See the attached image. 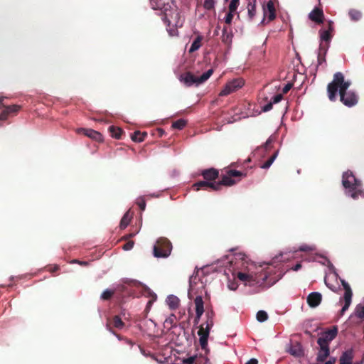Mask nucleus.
Wrapping results in <instances>:
<instances>
[{
	"instance_id": "nucleus-1",
	"label": "nucleus",
	"mask_w": 364,
	"mask_h": 364,
	"mask_svg": "<svg viewBox=\"0 0 364 364\" xmlns=\"http://www.w3.org/2000/svg\"><path fill=\"white\" fill-rule=\"evenodd\" d=\"M350 82L345 81L342 73H336L333 75V80L327 86V92L328 99L333 102L336 100L338 90L339 89V95L341 102L347 107H353L358 103V98L357 95L352 91H348Z\"/></svg>"
},
{
	"instance_id": "nucleus-2",
	"label": "nucleus",
	"mask_w": 364,
	"mask_h": 364,
	"mask_svg": "<svg viewBox=\"0 0 364 364\" xmlns=\"http://www.w3.org/2000/svg\"><path fill=\"white\" fill-rule=\"evenodd\" d=\"M151 8L160 11L161 18L168 26L181 27L183 22L176 4L171 0H150Z\"/></svg>"
},
{
	"instance_id": "nucleus-3",
	"label": "nucleus",
	"mask_w": 364,
	"mask_h": 364,
	"mask_svg": "<svg viewBox=\"0 0 364 364\" xmlns=\"http://www.w3.org/2000/svg\"><path fill=\"white\" fill-rule=\"evenodd\" d=\"M342 184L345 188V194L354 200L364 197V191L362 190V181L358 179L352 171H347L343 173Z\"/></svg>"
},
{
	"instance_id": "nucleus-4",
	"label": "nucleus",
	"mask_w": 364,
	"mask_h": 364,
	"mask_svg": "<svg viewBox=\"0 0 364 364\" xmlns=\"http://www.w3.org/2000/svg\"><path fill=\"white\" fill-rule=\"evenodd\" d=\"M213 73V70L209 69L200 77H197L193 75L191 72H187L181 75L180 80L188 87L192 86L193 85H198L205 82L212 75Z\"/></svg>"
},
{
	"instance_id": "nucleus-5",
	"label": "nucleus",
	"mask_w": 364,
	"mask_h": 364,
	"mask_svg": "<svg viewBox=\"0 0 364 364\" xmlns=\"http://www.w3.org/2000/svg\"><path fill=\"white\" fill-rule=\"evenodd\" d=\"M171 250V242L166 237H160L154 247L153 253L155 257H167L170 255Z\"/></svg>"
},
{
	"instance_id": "nucleus-6",
	"label": "nucleus",
	"mask_w": 364,
	"mask_h": 364,
	"mask_svg": "<svg viewBox=\"0 0 364 364\" xmlns=\"http://www.w3.org/2000/svg\"><path fill=\"white\" fill-rule=\"evenodd\" d=\"M205 324H202L199 327V330L198 331V335L199 336V343L200 346L205 351V353H208L209 350L208 349V338L210 333V330L211 327L213 326V321H212V318L210 319L206 323L205 327L204 326Z\"/></svg>"
},
{
	"instance_id": "nucleus-7",
	"label": "nucleus",
	"mask_w": 364,
	"mask_h": 364,
	"mask_svg": "<svg viewBox=\"0 0 364 364\" xmlns=\"http://www.w3.org/2000/svg\"><path fill=\"white\" fill-rule=\"evenodd\" d=\"M246 174L243 173L241 171H237V170H228L227 171L226 175H223L221 177V180L219 182H216V184H219L218 186V191L220 190L222 186H232L237 183V181L235 179H233L234 177H243L245 176Z\"/></svg>"
},
{
	"instance_id": "nucleus-8",
	"label": "nucleus",
	"mask_w": 364,
	"mask_h": 364,
	"mask_svg": "<svg viewBox=\"0 0 364 364\" xmlns=\"http://www.w3.org/2000/svg\"><path fill=\"white\" fill-rule=\"evenodd\" d=\"M245 84L244 80L242 78H236L226 83L224 88L220 91V96H227L240 88H241Z\"/></svg>"
},
{
	"instance_id": "nucleus-9",
	"label": "nucleus",
	"mask_w": 364,
	"mask_h": 364,
	"mask_svg": "<svg viewBox=\"0 0 364 364\" xmlns=\"http://www.w3.org/2000/svg\"><path fill=\"white\" fill-rule=\"evenodd\" d=\"M338 328L336 326H333L332 328L328 329L321 333L320 337L317 340L318 346H329V343L333 341L337 336Z\"/></svg>"
},
{
	"instance_id": "nucleus-10",
	"label": "nucleus",
	"mask_w": 364,
	"mask_h": 364,
	"mask_svg": "<svg viewBox=\"0 0 364 364\" xmlns=\"http://www.w3.org/2000/svg\"><path fill=\"white\" fill-rule=\"evenodd\" d=\"M232 265L235 266L237 269L245 270L247 268V257L244 253L239 252L234 255V259L230 261Z\"/></svg>"
},
{
	"instance_id": "nucleus-11",
	"label": "nucleus",
	"mask_w": 364,
	"mask_h": 364,
	"mask_svg": "<svg viewBox=\"0 0 364 364\" xmlns=\"http://www.w3.org/2000/svg\"><path fill=\"white\" fill-rule=\"evenodd\" d=\"M309 18L317 23L321 24L323 23L324 20V14L322 9L319 7H315L309 14Z\"/></svg>"
},
{
	"instance_id": "nucleus-12",
	"label": "nucleus",
	"mask_w": 364,
	"mask_h": 364,
	"mask_svg": "<svg viewBox=\"0 0 364 364\" xmlns=\"http://www.w3.org/2000/svg\"><path fill=\"white\" fill-rule=\"evenodd\" d=\"M77 133L87 136L96 141H102L103 140L102 135L100 132L92 129L80 128L77 129Z\"/></svg>"
},
{
	"instance_id": "nucleus-13",
	"label": "nucleus",
	"mask_w": 364,
	"mask_h": 364,
	"mask_svg": "<svg viewBox=\"0 0 364 364\" xmlns=\"http://www.w3.org/2000/svg\"><path fill=\"white\" fill-rule=\"evenodd\" d=\"M219 184H216L215 181L208 182V181H198L193 185V189L194 191H199L200 189L207 190L208 188L212 189L213 191H218Z\"/></svg>"
},
{
	"instance_id": "nucleus-14",
	"label": "nucleus",
	"mask_w": 364,
	"mask_h": 364,
	"mask_svg": "<svg viewBox=\"0 0 364 364\" xmlns=\"http://www.w3.org/2000/svg\"><path fill=\"white\" fill-rule=\"evenodd\" d=\"M196 306L195 323H198L201 316L204 313V302L201 296H197L194 299Z\"/></svg>"
},
{
	"instance_id": "nucleus-15",
	"label": "nucleus",
	"mask_w": 364,
	"mask_h": 364,
	"mask_svg": "<svg viewBox=\"0 0 364 364\" xmlns=\"http://www.w3.org/2000/svg\"><path fill=\"white\" fill-rule=\"evenodd\" d=\"M321 294L316 291L310 293L306 298V302L311 308L317 307L321 304Z\"/></svg>"
},
{
	"instance_id": "nucleus-16",
	"label": "nucleus",
	"mask_w": 364,
	"mask_h": 364,
	"mask_svg": "<svg viewBox=\"0 0 364 364\" xmlns=\"http://www.w3.org/2000/svg\"><path fill=\"white\" fill-rule=\"evenodd\" d=\"M237 277L242 282H244L245 284L249 283L250 285L254 284L255 283H258V281L256 279V277L249 272H238L237 273Z\"/></svg>"
},
{
	"instance_id": "nucleus-17",
	"label": "nucleus",
	"mask_w": 364,
	"mask_h": 364,
	"mask_svg": "<svg viewBox=\"0 0 364 364\" xmlns=\"http://www.w3.org/2000/svg\"><path fill=\"white\" fill-rule=\"evenodd\" d=\"M4 110L0 114V120H6L10 114H16L21 109V106L13 105L4 107Z\"/></svg>"
},
{
	"instance_id": "nucleus-18",
	"label": "nucleus",
	"mask_w": 364,
	"mask_h": 364,
	"mask_svg": "<svg viewBox=\"0 0 364 364\" xmlns=\"http://www.w3.org/2000/svg\"><path fill=\"white\" fill-rule=\"evenodd\" d=\"M201 175L206 181L213 182L218 178L219 172L217 169L210 168L203 171Z\"/></svg>"
},
{
	"instance_id": "nucleus-19",
	"label": "nucleus",
	"mask_w": 364,
	"mask_h": 364,
	"mask_svg": "<svg viewBox=\"0 0 364 364\" xmlns=\"http://www.w3.org/2000/svg\"><path fill=\"white\" fill-rule=\"evenodd\" d=\"M233 34L232 30L227 26L223 28V34L221 36L222 42L228 46H230L232 41Z\"/></svg>"
},
{
	"instance_id": "nucleus-20",
	"label": "nucleus",
	"mask_w": 364,
	"mask_h": 364,
	"mask_svg": "<svg viewBox=\"0 0 364 364\" xmlns=\"http://www.w3.org/2000/svg\"><path fill=\"white\" fill-rule=\"evenodd\" d=\"M111 325H112L113 327L116 328H118V329H122L124 328V323L122 321V318H120L119 316H114L113 318H112V321H108L107 323V328L109 330V331H112L111 329Z\"/></svg>"
},
{
	"instance_id": "nucleus-21",
	"label": "nucleus",
	"mask_w": 364,
	"mask_h": 364,
	"mask_svg": "<svg viewBox=\"0 0 364 364\" xmlns=\"http://www.w3.org/2000/svg\"><path fill=\"white\" fill-rule=\"evenodd\" d=\"M354 357L353 349H348L343 352L339 358V364H352Z\"/></svg>"
},
{
	"instance_id": "nucleus-22",
	"label": "nucleus",
	"mask_w": 364,
	"mask_h": 364,
	"mask_svg": "<svg viewBox=\"0 0 364 364\" xmlns=\"http://www.w3.org/2000/svg\"><path fill=\"white\" fill-rule=\"evenodd\" d=\"M320 349L318 352L316 360L318 363H322L326 360V359L329 356L330 350L329 346H319Z\"/></svg>"
},
{
	"instance_id": "nucleus-23",
	"label": "nucleus",
	"mask_w": 364,
	"mask_h": 364,
	"mask_svg": "<svg viewBox=\"0 0 364 364\" xmlns=\"http://www.w3.org/2000/svg\"><path fill=\"white\" fill-rule=\"evenodd\" d=\"M264 14L267 16L269 21H273L275 18V8L272 1L267 2V6L264 9Z\"/></svg>"
},
{
	"instance_id": "nucleus-24",
	"label": "nucleus",
	"mask_w": 364,
	"mask_h": 364,
	"mask_svg": "<svg viewBox=\"0 0 364 364\" xmlns=\"http://www.w3.org/2000/svg\"><path fill=\"white\" fill-rule=\"evenodd\" d=\"M289 352L291 355L298 358L303 356L304 354L303 348L299 343L291 345Z\"/></svg>"
},
{
	"instance_id": "nucleus-25",
	"label": "nucleus",
	"mask_w": 364,
	"mask_h": 364,
	"mask_svg": "<svg viewBox=\"0 0 364 364\" xmlns=\"http://www.w3.org/2000/svg\"><path fill=\"white\" fill-rule=\"evenodd\" d=\"M166 303L171 309L175 310L178 308L180 300L176 296L169 295L166 299Z\"/></svg>"
},
{
	"instance_id": "nucleus-26",
	"label": "nucleus",
	"mask_w": 364,
	"mask_h": 364,
	"mask_svg": "<svg viewBox=\"0 0 364 364\" xmlns=\"http://www.w3.org/2000/svg\"><path fill=\"white\" fill-rule=\"evenodd\" d=\"M247 9L249 18L253 19L256 14V0H249Z\"/></svg>"
},
{
	"instance_id": "nucleus-27",
	"label": "nucleus",
	"mask_w": 364,
	"mask_h": 364,
	"mask_svg": "<svg viewBox=\"0 0 364 364\" xmlns=\"http://www.w3.org/2000/svg\"><path fill=\"white\" fill-rule=\"evenodd\" d=\"M146 136V132H141L140 131H136L132 134L131 139L132 141L135 142H141L145 139Z\"/></svg>"
},
{
	"instance_id": "nucleus-28",
	"label": "nucleus",
	"mask_w": 364,
	"mask_h": 364,
	"mask_svg": "<svg viewBox=\"0 0 364 364\" xmlns=\"http://www.w3.org/2000/svg\"><path fill=\"white\" fill-rule=\"evenodd\" d=\"M203 40L202 36H198L193 41L191 48H189V53H193L198 50L201 46V41Z\"/></svg>"
},
{
	"instance_id": "nucleus-29",
	"label": "nucleus",
	"mask_w": 364,
	"mask_h": 364,
	"mask_svg": "<svg viewBox=\"0 0 364 364\" xmlns=\"http://www.w3.org/2000/svg\"><path fill=\"white\" fill-rule=\"evenodd\" d=\"M109 131L112 137L118 139H121V136L124 133L121 128L114 126H110L109 127Z\"/></svg>"
},
{
	"instance_id": "nucleus-30",
	"label": "nucleus",
	"mask_w": 364,
	"mask_h": 364,
	"mask_svg": "<svg viewBox=\"0 0 364 364\" xmlns=\"http://www.w3.org/2000/svg\"><path fill=\"white\" fill-rule=\"evenodd\" d=\"M279 151L277 150L274 152V154L269 158V159L265 161L262 165H261V168L264 169L269 168L270 166L273 164L274 160L278 156Z\"/></svg>"
},
{
	"instance_id": "nucleus-31",
	"label": "nucleus",
	"mask_w": 364,
	"mask_h": 364,
	"mask_svg": "<svg viewBox=\"0 0 364 364\" xmlns=\"http://www.w3.org/2000/svg\"><path fill=\"white\" fill-rule=\"evenodd\" d=\"M327 48L323 47L322 44L320 45L319 51L318 53V65H321L323 62L326 61L325 55L326 53Z\"/></svg>"
},
{
	"instance_id": "nucleus-32",
	"label": "nucleus",
	"mask_w": 364,
	"mask_h": 364,
	"mask_svg": "<svg viewBox=\"0 0 364 364\" xmlns=\"http://www.w3.org/2000/svg\"><path fill=\"white\" fill-rule=\"evenodd\" d=\"M187 124V121L183 119H178L173 122L171 125L172 129L181 130L183 129L186 125Z\"/></svg>"
},
{
	"instance_id": "nucleus-33",
	"label": "nucleus",
	"mask_w": 364,
	"mask_h": 364,
	"mask_svg": "<svg viewBox=\"0 0 364 364\" xmlns=\"http://www.w3.org/2000/svg\"><path fill=\"white\" fill-rule=\"evenodd\" d=\"M131 220V217L129 216V214L128 212H127L122 217L120 221L119 228L121 229H124L127 227V225L129 224Z\"/></svg>"
},
{
	"instance_id": "nucleus-34",
	"label": "nucleus",
	"mask_w": 364,
	"mask_h": 364,
	"mask_svg": "<svg viewBox=\"0 0 364 364\" xmlns=\"http://www.w3.org/2000/svg\"><path fill=\"white\" fill-rule=\"evenodd\" d=\"M332 31L331 25L330 24L329 29L321 32V38L322 41L328 42L331 38V32Z\"/></svg>"
},
{
	"instance_id": "nucleus-35",
	"label": "nucleus",
	"mask_w": 364,
	"mask_h": 364,
	"mask_svg": "<svg viewBox=\"0 0 364 364\" xmlns=\"http://www.w3.org/2000/svg\"><path fill=\"white\" fill-rule=\"evenodd\" d=\"M349 16L352 20L358 21L361 18L360 11L355 9H350L348 12Z\"/></svg>"
},
{
	"instance_id": "nucleus-36",
	"label": "nucleus",
	"mask_w": 364,
	"mask_h": 364,
	"mask_svg": "<svg viewBox=\"0 0 364 364\" xmlns=\"http://www.w3.org/2000/svg\"><path fill=\"white\" fill-rule=\"evenodd\" d=\"M114 294V291L110 290V289H106L102 293L100 298L102 300H109L112 297V296Z\"/></svg>"
},
{
	"instance_id": "nucleus-37",
	"label": "nucleus",
	"mask_w": 364,
	"mask_h": 364,
	"mask_svg": "<svg viewBox=\"0 0 364 364\" xmlns=\"http://www.w3.org/2000/svg\"><path fill=\"white\" fill-rule=\"evenodd\" d=\"M268 318V315L266 311L260 310L257 313V320L259 322H264Z\"/></svg>"
},
{
	"instance_id": "nucleus-38",
	"label": "nucleus",
	"mask_w": 364,
	"mask_h": 364,
	"mask_svg": "<svg viewBox=\"0 0 364 364\" xmlns=\"http://www.w3.org/2000/svg\"><path fill=\"white\" fill-rule=\"evenodd\" d=\"M215 6V1L214 0H205L203 4V7L207 10H212Z\"/></svg>"
},
{
	"instance_id": "nucleus-39",
	"label": "nucleus",
	"mask_w": 364,
	"mask_h": 364,
	"mask_svg": "<svg viewBox=\"0 0 364 364\" xmlns=\"http://www.w3.org/2000/svg\"><path fill=\"white\" fill-rule=\"evenodd\" d=\"M239 6V0H231L229 5V11L235 12Z\"/></svg>"
},
{
	"instance_id": "nucleus-40",
	"label": "nucleus",
	"mask_w": 364,
	"mask_h": 364,
	"mask_svg": "<svg viewBox=\"0 0 364 364\" xmlns=\"http://www.w3.org/2000/svg\"><path fill=\"white\" fill-rule=\"evenodd\" d=\"M352 296H353V293H352L351 289L345 290V293H344V296H343L344 301L346 302L351 303Z\"/></svg>"
},
{
	"instance_id": "nucleus-41",
	"label": "nucleus",
	"mask_w": 364,
	"mask_h": 364,
	"mask_svg": "<svg viewBox=\"0 0 364 364\" xmlns=\"http://www.w3.org/2000/svg\"><path fill=\"white\" fill-rule=\"evenodd\" d=\"M356 315L358 318H364V305L357 306Z\"/></svg>"
},
{
	"instance_id": "nucleus-42",
	"label": "nucleus",
	"mask_w": 364,
	"mask_h": 364,
	"mask_svg": "<svg viewBox=\"0 0 364 364\" xmlns=\"http://www.w3.org/2000/svg\"><path fill=\"white\" fill-rule=\"evenodd\" d=\"M233 12H231L229 11V12L226 14L225 18V22L226 24L230 25L232 23V18H233Z\"/></svg>"
},
{
	"instance_id": "nucleus-43",
	"label": "nucleus",
	"mask_w": 364,
	"mask_h": 364,
	"mask_svg": "<svg viewBox=\"0 0 364 364\" xmlns=\"http://www.w3.org/2000/svg\"><path fill=\"white\" fill-rule=\"evenodd\" d=\"M136 204L139 207L141 211H144L146 208V201L143 198L138 199Z\"/></svg>"
},
{
	"instance_id": "nucleus-44",
	"label": "nucleus",
	"mask_w": 364,
	"mask_h": 364,
	"mask_svg": "<svg viewBox=\"0 0 364 364\" xmlns=\"http://www.w3.org/2000/svg\"><path fill=\"white\" fill-rule=\"evenodd\" d=\"M134 241L132 240H129L127 242H126L124 245H123V250H130L133 248L134 247Z\"/></svg>"
},
{
	"instance_id": "nucleus-45",
	"label": "nucleus",
	"mask_w": 364,
	"mask_h": 364,
	"mask_svg": "<svg viewBox=\"0 0 364 364\" xmlns=\"http://www.w3.org/2000/svg\"><path fill=\"white\" fill-rule=\"evenodd\" d=\"M282 98H283L282 94H277L272 97V102L273 104L278 103L282 100Z\"/></svg>"
},
{
	"instance_id": "nucleus-46",
	"label": "nucleus",
	"mask_w": 364,
	"mask_h": 364,
	"mask_svg": "<svg viewBox=\"0 0 364 364\" xmlns=\"http://www.w3.org/2000/svg\"><path fill=\"white\" fill-rule=\"evenodd\" d=\"M273 142V139L272 137H269L267 141L263 145V147L266 149V151H268L271 148L272 143Z\"/></svg>"
},
{
	"instance_id": "nucleus-47",
	"label": "nucleus",
	"mask_w": 364,
	"mask_h": 364,
	"mask_svg": "<svg viewBox=\"0 0 364 364\" xmlns=\"http://www.w3.org/2000/svg\"><path fill=\"white\" fill-rule=\"evenodd\" d=\"M299 250L301 252H309L313 250L314 248L309 245H304L299 247Z\"/></svg>"
},
{
	"instance_id": "nucleus-48",
	"label": "nucleus",
	"mask_w": 364,
	"mask_h": 364,
	"mask_svg": "<svg viewBox=\"0 0 364 364\" xmlns=\"http://www.w3.org/2000/svg\"><path fill=\"white\" fill-rule=\"evenodd\" d=\"M291 87H292V84L291 83H287L282 88V93L283 94H287L291 90Z\"/></svg>"
},
{
	"instance_id": "nucleus-49",
	"label": "nucleus",
	"mask_w": 364,
	"mask_h": 364,
	"mask_svg": "<svg viewBox=\"0 0 364 364\" xmlns=\"http://www.w3.org/2000/svg\"><path fill=\"white\" fill-rule=\"evenodd\" d=\"M350 305V302H346L345 301L344 306L342 307L341 310V314L343 315L344 312L349 308V306Z\"/></svg>"
},
{
	"instance_id": "nucleus-50",
	"label": "nucleus",
	"mask_w": 364,
	"mask_h": 364,
	"mask_svg": "<svg viewBox=\"0 0 364 364\" xmlns=\"http://www.w3.org/2000/svg\"><path fill=\"white\" fill-rule=\"evenodd\" d=\"M272 106H273V103L272 102H270L269 103H268L265 106H264L262 109L264 112H268L272 109Z\"/></svg>"
},
{
	"instance_id": "nucleus-51",
	"label": "nucleus",
	"mask_w": 364,
	"mask_h": 364,
	"mask_svg": "<svg viewBox=\"0 0 364 364\" xmlns=\"http://www.w3.org/2000/svg\"><path fill=\"white\" fill-rule=\"evenodd\" d=\"M341 284H342V286H343L344 290L350 289V287L348 284V283L346 282L344 279H341Z\"/></svg>"
},
{
	"instance_id": "nucleus-52",
	"label": "nucleus",
	"mask_w": 364,
	"mask_h": 364,
	"mask_svg": "<svg viewBox=\"0 0 364 364\" xmlns=\"http://www.w3.org/2000/svg\"><path fill=\"white\" fill-rule=\"evenodd\" d=\"M206 316H207V317H208V320H207L206 323H207L210 319H211V318H212V321H213V316H214V312H213L212 310H211L210 311H208V312L206 313Z\"/></svg>"
},
{
	"instance_id": "nucleus-53",
	"label": "nucleus",
	"mask_w": 364,
	"mask_h": 364,
	"mask_svg": "<svg viewBox=\"0 0 364 364\" xmlns=\"http://www.w3.org/2000/svg\"><path fill=\"white\" fill-rule=\"evenodd\" d=\"M194 360H195L194 357H189L184 360V363L186 364H193L194 363Z\"/></svg>"
},
{
	"instance_id": "nucleus-54",
	"label": "nucleus",
	"mask_w": 364,
	"mask_h": 364,
	"mask_svg": "<svg viewBox=\"0 0 364 364\" xmlns=\"http://www.w3.org/2000/svg\"><path fill=\"white\" fill-rule=\"evenodd\" d=\"M156 299V294H154V295H153V299L149 300V301H148L147 305H146V309L149 308V307L152 305L153 302H154Z\"/></svg>"
},
{
	"instance_id": "nucleus-55",
	"label": "nucleus",
	"mask_w": 364,
	"mask_h": 364,
	"mask_svg": "<svg viewBox=\"0 0 364 364\" xmlns=\"http://www.w3.org/2000/svg\"><path fill=\"white\" fill-rule=\"evenodd\" d=\"M245 364H258V360L256 358H251Z\"/></svg>"
},
{
	"instance_id": "nucleus-56",
	"label": "nucleus",
	"mask_w": 364,
	"mask_h": 364,
	"mask_svg": "<svg viewBox=\"0 0 364 364\" xmlns=\"http://www.w3.org/2000/svg\"><path fill=\"white\" fill-rule=\"evenodd\" d=\"M193 290V285L191 284V285H190V289H189V291H188V298H189L190 299H191L193 298V296H192Z\"/></svg>"
},
{
	"instance_id": "nucleus-57",
	"label": "nucleus",
	"mask_w": 364,
	"mask_h": 364,
	"mask_svg": "<svg viewBox=\"0 0 364 364\" xmlns=\"http://www.w3.org/2000/svg\"><path fill=\"white\" fill-rule=\"evenodd\" d=\"M336 361V358H331L328 361L325 363V364H335Z\"/></svg>"
},
{
	"instance_id": "nucleus-58",
	"label": "nucleus",
	"mask_w": 364,
	"mask_h": 364,
	"mask_svg": "<svg viewBox=\"0 0 364 364\" xmlns=\"http://www.w3.org/2000/svg\"><path fill=\"white\" fill-rule=\"evenodd\" d=\"M301 268V263H297L293 268L292 269L294 271H298L299 269H300Z\"/></svg>"
},
{
	"instance_id": "nucleus-59",
	"label": "nucleus",
	"mask_w": 364,
	"mask_h": 364,
	"mask_svg": "<svg viewBox=\"0 0 364 364\" xmlns=\"http://www.w3.org/2000/svg\"><path fill=\"white\" fill-rule=\"evenodd\" d=\"M134 235H135V233H130V234H128V235L124 236L123 239L124 240H128L129 238L133 237Z\"/></svg>"
},
{
	"instance_id": "nucleus-60",
	"label": "nucleus",
	"mask_w": 364,
	"mask_h": 364,
	"mask_svg": "<svg viewBox=\"0 0 364 364\" xmlns=\"http://www.w3.org/2000/svg\"><path fill=\"white\" fill-rule=\"evenodd\" d=\"M4 100V97H0V108L4 107V105L3 103Z\"/></svg>"
},
{
	"instance_id": "nucleus-61",
	"label": "nucleus",
	"mask_w": 364,
	"mask_h": 364,
	"mask_svg": "<svg viewBox=\"0 0 364 364\" xmlns=\"http://www.w3.org/2000/svg\"><path fill=\"white\" fill-rule=\"evenodd\" d=\"M127 343L132 346L134 345V343L131 340H129V339H127Z\"/></svg>"
},
{
	"instance_id": "nucleus-62",
	"label": "nucleus",
	"mask_w": 364,
	"mask_h": 364,
	"mask_svg": "<svg viewBox=\"0 0 364 364\" xmlns=\"http://www.w3.org/2000/svg\"><path fill=\"white\" fill-rule=\"evenodd\" d=\"M219 29H220V26H218L216 27L215 31V34L218 35V30H219Z\"/></svg>"
},
{
	"instance_id": "nucleus-63",
	"label": "nucleus",
	"mask_w": 364,
	"mask_h": 364,
	"mask_svg": "<svg viewBox=\"0 0 364 364\" xmlns=\"http://www.w3.org/2000/svg\"><path fill=\"white\" fill-rule=\"evenodd\" d=\"M352 364H363V363L360 360V361H356L354 363L352 362Z\"/></svg>"
},
{
	"instance_id": "nucleus-64",
	"label": "nucleus",
	"mask_w": 364,
	"mask_h": 364,
	"mask_svg": "<svg viewBox=\"0 0 364 364\" xmlns=\"http://www.w3.org/2000/svg\"><path fill=\"white\" fill-rule=\"evenodd\" d=\"M361 361H362L363 363H364V353H363V358H362Z\"/></svg>"
}]
</instances>
